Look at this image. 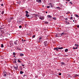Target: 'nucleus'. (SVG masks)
<instances>
[{"label": "nucleus", "instance_id": "a211bd4d", "mask_svg": "<svg viewBox=\"0 0 79 79\" xmlns=\"http://www.w3.org/2000/svg\"><path fill=\"white\" fill-rule=\"evenodd\" d=\"M58 48V49H60V50H61V49H63V47H61V48Z\"/></svg>", "mask_w": 79, "mask_h": 79}, {"label": "nucleus", "instance_id": "dca6fc26", "mask_svg": "<svg viewBox=\"0 0 79 79\" xmlns=\"http://www.w3.org/2000/svg\"><path fill=\"white\" fill-rule=\"evenodd\" d=\"M48 42L47 41H45L44 42V44H47Z\"/></svg>", "mask_w": 79, "mask_h": 79}, {"label": "nucleus", "instance_id": "ddd939ff", "mask_svg": "<svg viewBox=\"0 0 79 79\" xmlns=\"http://www.w3.org/2000/svg\"><path fill=\"white\" fill-rule=\"evenodd\" d=\"M43 3H46V1L45 0H43L42 1Z\"/></svg>", "mask_w": 79, "mask_h": 79}, {"label": "nucleus", "instance_id": "49530a36", "mask_svg": "<svg viewBox=\"0 0 79 79\" xmlns=\"http://www.w3.org/2000/svg\"><path fill=\"white\" fill-rule=\"evenodd\" d=\"M73 18V17H71L70 18V19H72Z\"/></svg>", "mask_w": 79, "mask_h": 79}, {"label": "nucleus", "instance_id": "b1692460", "mask_svg": "<svg viewBox=\"0 0 79 79\" xmlns=\"http://www.w3.org/2000/svg\"><path fill=\"white\" fill-rule=\"evenodd\" d=\"M4 13V11H2V15H3Z\"/></svg>", "mask_w": 79, "mask_h": 79}, {"label": "nucleus", "instance_id": "5fc2aeb1", "mask_svg": "<svg viewBox=\"0 0 79 79\" xmlns=\"http://www.w3.org/2000/svg\"><path fill=\"white\" fill-rule=\"evenodd\" d=\"M73 22H74V20H73Z\"/></svg>", "mask_w": 79, "mask_h": 79}, {"label": "nucleus", "instance_id": "58836bf2", "mask_svg": "<svg viewBox=\"0 0 79 79\" xmlns=\"http://www.w3.org/2000/svg\"><path fill=\"white\" fill-rule=\"evenodd\" d=\"M68 20V18H66L65 19V20L66 21H67V20Z\"/></svg>", "mask_w": 79, "mask_h": 79}, {"label": "nucleus", "instance_id": "393cba45", "mask_svg": "<svg viewBox=\"0 0 79 79\" xmlns=\"http://www.w3.org/2000/svg\"><path fill=\"white\" fill-rule=\"evenodd\" d=\"M1 47H2V48H3V44H1Z\"/></svg>", "mask_w": 79, "mask_h": 79}, {"label": "nucleus", "instance_id": "13d9d810", "mask_svg": "<svg viewBox=\"0 0 79 79\" xmlns=\"http://www.w3.org/2000/svg\"><path fill=\"white\" fill-rule=\"evenodd\" d=\"M0 12H1V11H0Z\"/></svg>", "mask_w": 79, "mask_h": 79}, {"label": "nucleus", "instance_id": "f03ea898", "mask_svg": "<svg viewBox=\"0 0 79 79\" xmlns=\"http://www.w3.org/2000/svg\"><path fill=\"white\" fill-rule=\"evenodd\" d=\"M40 19H41V20H43V19H44V18H45V17L44 16H41L39 17Z\"/></svg>", "mask_w": 79, "mask_h": 79}, {"label": "nucleus", "instance_id": "c85d7f7f", "mask_svg": "<svg viewBox=\"0 0 79 79\" xmlns=\"http://www.w3.org/2000/svg\"><path fill=\"white\" fill-rule=\"evenodd\" d=\"M13 55H16V53L15 52H13Z\"/></svg>", "mask_w": 79, "mask_h": 79}, {"label": "nucleus", "instance_id": "e433bc0d", "mask_svg": "<svg viewBox=\"0 0 79 79\" xmlns=\"http://www.w3.org/2000/svg\"><path fill=\"white\" fill-rule=\"evenodd\" d=\"M50 6H47V8H50Z\"/></svg>", "mask_w": 79, "mask_h": 79}, {"label": "nucleus", "instance_id": "09e8293b", "mask_svg": "<svg viewBox=\"0 0 79 79\" xmlns=\"http://www.w3.org/2000/svg\"><path fill=\"white\" fill-rule=\"evenodd\" d=\"M26 41V40H23V42H25Z\"/></svg>", "mask_w": 79, "mask_h": 79}, {"label": "nucleus", "instance_id": "79ce46f5", "mask_svg": "<svg viewBox=\"0 0 79 79\" xmlns=\"http://www.w3.org/2000/svg\"><path fill=\"white\" fill-rule=\"evenodd\" d=\"M45 23L46 24H47V23H48V22H45Z\"/></svg>", "mask_w": 79, "mask_h": 79}, {"label": "nucleus", "instance_id": "f704fd0d", "mask_svg": "<svg viewBox=\"0 0 79 79\" xmlns=\"http://www.w3.org/2000/svg\"><path fill=\"white\" fill-rule=\"evenodd\" d=\"M32 37L33 38H34L35 37V35H33Z\"/></svg>", "mask_w": 79, "mask_h": 79}, {"label": "nucleus", "instance_id": "3c124183", "mask_svg": "<svg viewBox=\"0 0 79 79\" xmlns=\"http://www.w3.org/2000/svg\"><path fill=\"white\" fill-rule=\"evenodd\" d=\"M56 37H58V36H57V35H56Z\"/></svg>", "mask_w": 79, "mask_h": 79}, {"label": "nucleus", "instance_id": "72a5a7b5", "mask_svg": "<svg viewBox=\"0 0 79 79\" xmlns=\"http://www.w3.org/2000/svg\"><path fill=\"white\" fill-rule=\"evenodd\" d=\"M59 76H61V73H60L59 74Z\"/></svg>", "mask_w": 79, "mask_h": 79}, {"label": "nucleus", "instance_id": "a19ab883", "mask_svg": "<svg viewBox=\"0 0 79 79\" xmlns=\"http://www.w3.org/2000/svg\"><path fill=\"white\" fill-rule=\"evenodd\" d=\"M44 45H45V46H47V44H44Z\"/></svg>", "mask_w": 79, "mask_h": 79}, {"label": "nucleus", "instance_id": "a878e982", "mask_svg": "<svg viewBox=\"0 0 79 79\" xmlns=\"http://www.w3.org/2000/svg\"><path fill=\"white\" fill-rule=\"evenodd\" d=\"M18 61L19 63H21V62L19 60H18Z\"/></svg>", "mask_w": 79, "mask_h": 79}, {"label": "nucleus", "instance_id": "8fccbe9b", "mask_svg": "<svg viewBox=\"0 0 79 79\" xmlns=\"http://www.w3.org/2000/svg\"><path fill=\"white\" fill-rule=\"evenodd\" d=\"M25 76H26V75H24L23 76V77H25Z\"/></svg>", "mask_w": 79, "mask_h": 79}, {"label": "nucleus", "instance_id": "ea45409f", "mask_svg": "<svg viewBox=\"0 0 79 79\" xmlns=\"http://www.w3.org/2000/svg\"><path fill=\"white\" fill-rule=\"evenodd\" d=\"M1 6H3V4H1Z\"/></svg>", "mask_w": 79, "mask_h": 79}, {"label": "nucleus", "instance_id": "4d7b16f0", "mask_svg": "<svg viewBox=\"0 0 79 79\" xmlns=\"http://www.w3.org/2000/svg\"><path fill=\"white\" fill-rule=\"evenodd\" d=\"M29 0V1H30V0Z\"/></svg>", "mask_w": 79, "mask_h": 79}, {"label": "nucleus", "instance_id": "c9c22d12", "mask_svg": "<svg viewBox=\"0 0 79 79\" xmlns=\"http://www.w3.org/2000/svg\"><path fill=\"white\" fill-rule=\"evenodd\" d=\"M49 5H50V6L51 5H52V3H50L49 4Z\"/></svg>", "mask_w": 79, "mask_h": 79}, {"label": "nucleus", "instance_id": "1a4fd4ad", "mask_svg": "<svg viewBox=\"0 0 79 79\" xmlns=\"http://www.w3.org/2000/svg\"><path fill=\"white\" fill-rule=\"evenodd\" d=\"M61 64H62V65H65V64L64 62H62L61 63Z\"/></svg>", "mask_w": 79, "mask_h": 79}, {"label": "nucleus", "instance_id": "20e7f679", "mask_svg": "<svg viewBox=\"0 0 79 79\" xmlns=\"http://www.w3.org/2000/svg\"><path fill=\"white\" fill-rule=\"evenodd\" d=\"M65 23L66 24V25L69 24V22H67V21H65Z\"/></svg>", "mask_w": 79, "mask_h": 79}, {"label": "nucleus", "instance_id": "bb28decb", "mask_svg": "<svg viewBox=\"0 0 79 79\" xmlns=\"http://www.w3.org/2000/svg\"><path fill=\"white\" fill-rule=\"evenodd\" d=\"M41 39H42V37H40V38H39V40L40 41V40H41Z\"/></svg>", "mask_w": 79, "mask_h": 79}, {"label": "nucleus", "instance_id": "aec40b11", "mask_svg": "<svg viewBox=\"0 0 79 79\" xmlns=\"http://www.w3.org/2000/svg\"><path fill=\"white\" fill-rule=\"evenodd\" d=\"M14 68L15 69H18V65L17 66V67H14Z\"/></svg>", "mask_w": 79, "mask_h": 79}, {"label": "nucleus", "instance_id": "6e6d98bb", "mask_svg": "<svg viewBox=\"0 0 79 79\" xmlns=\"http://www.w3.org/2000/svg\"><path fill=\"white\" fill-rule=\"evenodd\" d=\"M75 23H76V21H75Z\"/></svg>", "mask_w": 79, "mask_h": 79}, {"label": "nucleus", "instance_id": "cd10ccee", "mask_svg": "<svg viewBox=\"0 0 79 79\" xmlns=\"http://www.w3.org/2000/svg\"><path fill=\"white\" fill-rule=\"evenodd\" d=\"M21 65H22V66H24V64H22Z\"/></svg>", "mask_w": 79, "mask_h": 79}, {"label": "nucleus", "instance_id": "f257e3e1", "mask_svg": "<svg viewBox=\"0 0 79 79\" xmlns=\"http://www.w3.org/2000/svg\"><path fill=\"white\" fill-rule=\"evenodd\" d=\"M3 76H4V77H6V76L7 75L6 74H7V73H6V72H4L3 73Z\"/></svg>", "mask_w": 79, "mask_h": 79}, {"label": "nucleus", "instance_id": "423d86ee", "mask_svg": "<svg viewBox=\"0 0 79 79\" xmlns=\"http://www.w3.org/2000/svg\"><path fill=\"white\" fill-rule=\"evenodd\" d=\"M47 17L48 18H52V16L51 15H47Z\"/></svg>", "mask_w": 79, "mask_h": 79}, {"label": "nucleus", "instance_id": "7c9ffc66", "mask_svg": "<svg viewBox=\"0 0 79 79\" xmlns=\"http://www.w3.org/2000/svg\"><path fill=\"white\" fill-rule=\"evenodd\" d=\"M69 3H70V4H71V5H73V3H72V2H69Z\"/></svg>", "mask_w": 79, "mask_h": 79}, {"label": "nucleus", "instance_id": "c03bdc74", "mask_svg": "<svg viewBox=\"0 0 79 79\" xmlns=\"http://www.w3.org/2000/svg\"><path fill=\"white\" fill-rule=\"evenodd\" d=\"M77 27H78V28H79V25L77 26Z\"/></svg>", "mask_w": 79, "mask_h": 79}, {"label": "nucleus", "instance_id": "9d476101", "mask_svg": "<svg viewBox=\"0 0 79 79\" xmlns=\"http://www.w3.org/2000/svg\"><path fill=\"white\" fill-rule=\"evenodd\" d=\"M20 56H24V54H20Z\"/></svg>", "mask_w": 79, "mask_h": 79}, {"label": "nucleus", "instance_id": "6ab92c4d", "mask_svg": "<svg viewBox=\"0 0 79 79\" xmlns=\"http://www.w3.org/2000/svg\"><path fill=\"white\" fill-rule=\"evenodd\" d=\"M20 73L21 74H23V73H24V72H23L22 71H20Z\"/></svg>", "mask_w": 79, "mask_h": 79}, {"label": "nucleus", "instance_id": "7ed1b4c3", "mask_svg": "<svg viewBox=\"0 0 79 79\" xmlns=\"http://www.w3.org/2000/svg\"><path fill=\"white\" fill-rule=\"evenodd\" d=\"M18 41V40H16L14 42V44L15 45H18V43H17Z\"/></svg>", "mask_w": 79, "mask_h": 79}, {"label": "nucleus", "instance_id": "c756f323", "mask_svg": "<svg viewBox=\"0 0 79 79\" xmlns=\"http://www.w3.org/2000/svg\"><path fill=\"white\" fill-rule=\"evenodd\" d=\"M53 19H54L55 20L56 19L55 17H54L53 18Z\"/></svg>", "mask_w": 79, "mask_h": 79}, {"label": "nucleus", "instance_id": "f3484780", "mask_svg": "<svg viewBox=\"0 0 79 79\" xmlns=\"http://www.w3.org/2000/svg\"><path fill=\"white\" fill-rule=\"evenodd\" d=\"M16 59H15V60H14V63H16Z\"/></svg>", "mask_w": 79, "mask_h": 79}, {"label": "nucleus", "instance_id": "4be33fe9", "mask_svg": "<svg viewBox=\"0 0 79 79\" xmlns=\"http://www.w3.org/2000/svg\"><path fill=\"white\" fill-rule=\"evenodd\" d=\"M25 12L26 13V14H28V13H29V12H28V11H25Z\"/></svg>", "mask_w": 79, "mask_h": 79}, {"label": "nucleus", "instance_id": "a18cd8bd", "mask_svg": "<svg viewBox=\"0 0 79 79\" xmlns=\"http://www.w3.org/2000/svg\"><path fill=\"white\" fill-rule=\"evenodd\" d=\"M67 1H68L69 2L70 1V0H66Z\"/></svg>", "mask_w": 79, "mask_h": 79}, {"label": "nucleus", "instance_id": "de8ad7c7", "mask_svg": "<svg viewBox=\"0 0 79 79\" xmlns=\"http://www.w3.org/2000/svg\"><path fill=\"white\" fill-rule=\"evenodd\" d=\"M24 41V40H23V39H22V42H23V41Z\"/></svg>", "mask_w": 79, "mask_h": 79}, {"label": "nucleus", "instance_id": "9b49d317", "mask_svg": "<svg viewBox=\"0 0 79 79\" xmlns=\"http://www.w3.org/2000/svg\"><path fill=\"white\" fill-rule=\"evenodd\" d=\"M56 8H57L58 10H60V9H61V8L59 7H56Z\"/></svg>", "mask_w": 79, "mask_h": 79}, {"label": "nucleus", "instance_id": "2eb2a0df", "mask_svg": "<svg viewBox=\"0 0 79 79\" xmlns=\"http://www.w3.org/2000/svg\"><path fill=\"white\" fill-rule=\"evenodd\" d=\"M26 17H29V15L27 14H26Z\"/></svg>", "mask_w": 79, "mask_h": 79}, {"label": "nucleus", "instance_id": "412c9836", "mask_svg": "<svg viewBox=\"0 0 79 79\" xmlns=\"http://www.w3.org/2000/svg\"><path fill=\"white\" fill-rule=\"evenodd\" d=\"M73 49L75 50V49H77V47H76V48H73Z\"/></svg>", "mask_w": 79, "mask_h": 79}, {"label": "nucleus", "instance_id": "473e14b6", "mask_svg": "<svg viewBox=\"0 0 79 79\" xmlns=\"http://www.w3.org/2000/svg\"><path fill=\"white\" fill-rule=\"evenodd\" d=\"M75 46H77V47H79V45H77L76 44H75Z\"/></svg>", "mask_w": 79, "mask_h": 79}, {"label": "nucleus", "instance_id": "603ef678", "mask_svg": "<svg viewBox=\"0 0 79 79\" xmlns=\"http://www.w3.org/2000/svg\"><path fill=\"white\" fill-rule=\"evenodd\" d=\"M43 6V7H44V6L43 5V6Z\"/></svg>", "mask_w": 79, "mask_h": 79}, {"label": "nucleus", "instance_id": "6e6552de", "mask_svg": "<svg viewBox=\"0 0 79 79\" xmlns=\"http://www.w3.org/2000/svg\"><path fill=\"white\" fill-rule=\"evenodd\" d=\"M36 1L38 2H40V3H42V2H41V0H36Z\"/></svg>", "mask_w": 79, "mask_h": 79}, {"label": "nucleus", "instance_id": "37998d69", "mask_svg": "<svg viewBox=\"0 0 79 79\" xmlns=\"http://www.w3.org/2000/svg\"><path fill=\"white\" fill-rule=\"evenodd\" d=\"M75 76H78V75H75Z\"/></svg>", "mask_w": 79, "mask_h": 79}, {"label": "nucleus", "instance_id": "5701e85b", "mask_svg": "<svg viewBox=\"0 0 79 79\" xmlns=\"http://www.w3.org/2000/svg\"><path fill=\"white\" fill-rule=\"evenodd\" d=\"M75 16L76 17H77V18H78V17H79V16H78V15H75Z\"/></svg>", "mask_w": 79, "mask_h": 79}, {"label": "nucleus", "instance_id": "f8f14e48", "mask_svg": "<svg viewBox=\"0 0 79 79\" xmlns=\"http://www.w3.org/2000/svg\"><path fill=\"white\" fill-rule=\"evenodd\" d=\"M68 49H66L65 50V52H68Z\"/></svg>", "mask_w": 79, "mask_h": 79}, {"label": "nucleus", "instance_id": "864d4df0", "mask_svg": "<svg viewBox=\"0 0 79 79\" xmlns=\"http://www.w3.org/2000/svg\"><path fill=\"white\" fill-rule=\"evenodd\" d=\"M46 13H47V12H46Z\"/></svg>", "mask_w": 79, "mask_h": 79}, {"label": "nucleus", "instance_id": "4c0bfd02", "mask_svg": "<svg viewBox=\"0 0 79 79\" xmlns=\"http://www.w3.org/2000/svg\"><path fill=\"white\" fill-rule=\"evenodd\" d=\"M50 6H51V7H53V5H52V4Z\"/></svg>", "mask_w": 79, "mask_h": 79}, {"label": "nucleus", "instance_id": "39448f33", "mask_svg": "<svg viewBox=\"0 0 79 79\" xmlns=\"http://www.w3.org/2000/svg\"><path fill=\"white\" fill-rule=\"evenodd\" d=\"M58 48H54V50H56V51H58Z\"/></svg>", "mask_w": 79, "mask_h": 79}, {"label": "nucleus", "instance_id": "2f4dec72", "mask_svg": "<svg viewBox=\"0 0 79 79\" xmlns=\"http://www.w3.org/2000/svg\"><path fill=\"white\" fill-rule=\"evenodd\" d=\"M21 27H22V26H19V28H20V29H21Z\"/></svg>", "mask_w": 79, "mask_h": 79}, {"label": "nucleus", "instance_id": "0eeeda50", "mask_svg": "<svg viewBox=\"0 0 79 79\" xmlns=\"http://www.w3.org/2000/svg\"><path fill=\"white\" fill-rule=\"evenodd\" d=\"M13 19V17H11L10 18V19H8V20H9V21H11V20H11V19Z\"/></svg>", "mask_w": 79, "mask_h": 79}, {"label": "nucleus", "instance_id": "4468645a", "mask_svg": "<svg viewBox=\"0 0 79 79\" xmlns=\"http://www.w3.org/2000/svg\"><path fill=\"white\" fill-rule=\"evenodd\" d=\"M65 34V33L64 32H63L62 34H61V35H64Z\"/></svg>", "mask_w": 79, "mask_h": 79}]
</instances>
